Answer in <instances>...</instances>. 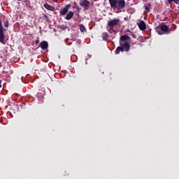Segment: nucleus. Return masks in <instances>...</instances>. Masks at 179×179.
<instances>
[{
	"label": "nucleus",
	"mask_w": 179,
	"mask_h": 179,
	"mask_svg": "<svg viewBox=\"0 0 179 179\" xmlns=\"http://www.w3.org/2000/svg\"><path fill=\"white\" fill-rule=\"evenodd\" d=\"M120 45H121V47L117 48L116 51H115L116 54H120V51L123 52L124 49H125V51H127V52H128V51H129V48H130L129 43H128V42H124L123 43H120Z\"/></svg>",
	"instance_id": "nucleus-1"
},
{
	"label": "nucleus",
	"mask_w": 179,
	"mask_h": 179,
	"mask_svg": "<svg viewBox=\"0 0 179 179\" xmlns=\"http://www.w3.org/2000/svg\"><path fill=\"white\" fill-rule=\"evenodd\" d=\"M126 6L125 0H118L114 9H117V12H122V9Z\"/></svg>",
	"instance_id": "nucleus-2"
},
{
	"label": "nucleus",
	"mask_w": 179,
	"mask_h": 179,
	"mask_svg": "<svg viewBox=\"0 0 179 179\" xmlns=\"http://www.w3.org/2000/svg\"><path fill=\"white\" fill-rule=\"evenodd\" d=\"M3 31H5V29H3V26H2V21L0 20V43H1V44H6L5 34H3Z\"/></svg>",
	"instance_id": "nucleus-3"
},
{
	"label": "nucleus",
	"mask_w": 179,
	"mask_h": 179,
	"mask_svg": "<svg viewBox=\"0 0 179 179\" xmlns=\"http://www.w3.org/2000/svg\"><path fill=\"white\" fill-rule=\"evenodd\" d=\"M164 31V33H163ZM157 33L159 34V36H162V34H164V33H166L168 34L169 33V27L166 25H162L160 27V29H157Z\"/></svg>",
	"instance_id": "nucleus-4"
},
{
	"label": "nucleus",
	"mask_w": 179,
	"mask_h": 179,
	"mask_svg": "<svg viewBox=\"0 0 179 179\" xmlns=\"http://www.w3.org/2000/svg\"><path fill=\"white\" fill-rule=\"evenodd\" d=\"M117 24H120V19L118 18H115L108 22V26L110 27H114V26H117Z\"/></svg>",
	"instance_id": "nucleus-5"
},
{
	"label": "nucleus",
	"mask_w": 179,
	"mask_h": 179,
	"mask_svg": "<svg viewBox=\"0 0 179 179\" xmlns=\"http://www.w3.org/2000/svg\"><path fill=\"white\" fill-rule=\"evenodd\" d=\"M89 5H90V2H89L87 0L80 1V6H81L82 8H84L85 10L89 9Z\"/></svg>",
	"instance_id": "nucleus-6"
},
{
	"label": "nucleus",
	"mask_w": 179,
	"mask_h": 179,
	"mask_svg": "<svg viewBox=\"0 0 179 179\" xmlns=\"http://www.w3.org/2000/svg\"><path fill=\"white\" fill-rule=\"evenodd\" d=\"M69 8H71V4L66 5L60 11L59 13L62 15V16H64V15H66L68 13V11L69 10Z\"/></svg>",
	"instance_id": "nucleus-7"
},
{
	"label": "nucleus",
	"mask_w": 179,
	"mask_h": 179,
	"mask_svg": "<svg viewBox=\"0 0 179 179\" xmlns=\"http://www.w3.org/2000/svg\"><path fill=\"white\" fill-rule=\"evenodd\" d=\"M41 48L42 50H47L48 48V42L43 41L41 43Z\"/></svg>",
	"instance_id": "nucleus-8"
},
{
	"label": "nucleus",
	"mask_w": 179,
	"mask_h": 179,
	"mask_svg": "<svg viewBox=\"0 0 179 179\" xmlns=\"http://www.w3.org/2000/svg\"><path fill=\"white\" fill-rule=\"evenodd\" d=\"M138 27L140 29V30H146V24H145V22L143 21H141L139 23H138Z\"/></svg>",
	"instance_id": "nucleus-9"
},
{
	"label": "nucleus",
	"mask_w": 179,
	"mask_h": 179,
	"mask_svg": "<svg viewBox=\"0 0 179 179\" xmlns=\"http://www.w3.org/2000/svg\"><path fill=\"white\" fill-rule=\"evenodd\" d=\"M117 2H118V0H109V3L111 8H113V9H115V6H117Z\"/></svg>",
	"instance_id": "nucleus-10"
},
{
	"label": "nucleus",
	"mask_w": 179,
	"mask_h": 179,
	"mask_svg": "<svg viewBox=\"0 0 179 179\" xmlns=\"http://www.w3.org/2000/svg\"><path fill=\"white\" fill-rule=\"evenodd\" d=\"M72 17H73V12L69 11V12L67 13V15H66L65 19H66V20H71V19H72Z\"/></svg>",
	"instance_id": "nucleus-11"
},
{
	"label": "nucleus",
	"mask_w": 179,
	"mask_h": 179,
	"mask_svg": "<svg viewBox=\"0 0 179 179\" xmlns=\"http://www.w3.org/2000/svg\"><path fill=\"white\" fill-rule=\"evenodd\" d=\"M43 6H44V8H45V9H48V10H52V11H53L54 10V6H51V5H50V4H48V3H45L44 5H43Z\"/></svg>",
	"instance_id": "nucleus-12"
},
{
	"label": "nucleus",
	"mask_w": 179,
	"mask_h": 179,
	"mask_svg": "<svg viewBox=\"0 0 179 179\" xmlns=\"http://www.w3.org/2000/svg\"><path fill=\"white\" fill-rule=\"evenodd\" d=\"M127 40H131V38H129V36L127 35H122L120 36L121 41H127Z\"/></svg>",
	"instance_id": "nucleus-13"
},
{
	"label": "nucleus",
	"mask_w": 179,
	"mask_h": 179,
	"mask_svg": "<svg viewBox=\"0 0 179 179\" xmlns=\"http://www.w3.org/2000/svg\"><path fill=\"white\" fill-rule=\"evenodd\" d=\"M80 31H81V33L86 31V27H85L83 24H80Z\"/></svg>",
	"instance_id": "nucleus-14"
},
{
	"label": "nucleus",
	"mask_w": 179,
	"mask_h": 179,
	"mask_svg": "<svg viewBox=\"0 0 179 179\" xmlns=\"http://www.w3.org/2000/svg\"><path fill=\"white\" fill-rule=\"evenodd\" d=\"M127 31L129 33L130 36H132L134 37V38H136V36H135V34L134 32L129 30H128Z\"/></svg>",
	"instance_id": "nucleus-15"
},
{
	"label": "nucleus",
	"mask_w": 179,
	"mask_h": 179,
	"mask_svg": "<svg viewBox=\"0 0 179 179\" xmlns=\"http://www.w3.org/2000/svg\"><path fill=\"white\" fill-rule=\"evenodd\" d=\"M4 26L6 27H9V21L6 20L5 22H4Z\"/></svg>",
	"instance_id": "nucleus-16"
},
{
	"label": "nucleus",
	"mask_w": 179,
	"mask_h": 179,
	"mask_svg": "<svg viewBox=\"0 0 179 179\" xmlns=\"http://www.w3.org/2000/svg\"><path fill=\"white\" fill-rule=\"evenodd\" d=\"M145 10H146V12H150V8L148 6H145Z\"/></svg>",
	"instance_id": "nucleus-17"
},
{
	"label": "nucleus",
	"mask_w": 179,
	"mask_h": 179,
	"mask_svg": "<svg viewBox=\"0 0 179 179\" xmlns=\"http://www.w3.org/2000/svg\"><path fill=\"white\" fill-rule=\"evenodd\" d=\"M174 2L176 5H179V0H175Z\"/></svg>",
	"instance_id": "nucleus-18"
},
{
	"label": "nucleus",
	"mask_w": 179,
	"mask_h": 179,
	"mask_svg": "<svg viewBox=\"0 0 179 179\" xmlns=\"http://www.w3.org/2000/svg\"><path fill=\"white\" fill-rule=\"evenodd\" d=\"M176 0H168L169 3H171V2H173Z\"/></svg>",
	"instance_id": "nucleus-19"
},
{
	"label": "nucleus",
	"mask_w": 179,
	"mask_h": 179,
	"mask_svg": "<svg viewBox=\"0 0 179 179\" xmlns=\"http://www.w3.org/2000/svg\"><path fill=\"white\" fill-rule=\"evenodd\" d=\"M35 43H36V44H38V43H40V41L38 39H37L35 41Z\"/></svg>",
	"instance_id": "nucleus-20"
},
{
	"label": "nucleus",
	"mask_w": 179,
	"mask_h": 179,
	"mask_svg": "<svg viewBox=\"0 0 179 179\" xmlns=\"http://www.w3.org/2000/svg\"><path fill=\"white\" fill-rule=\"evenodd\" d=\"M38 103H43V98H41V99H38Z\"/></svg>",
	"instance_id": "nucleus-21"
},
{
	"label": "nucleus",
	"mask_w": 179,
	"mask_h": 179,
	"mask_svg": "<svg viewBox=\"0 0 179 179\" xmlns=\"http://www.w3.org/2000/svg\"><path fill=\"white\" fill-rule=\"evenodd\" d=\"M77 9H78V12H79V7H77Z\"/></svg>",
	"instance_id": "nucleus-22"
},
{
	"label": "nucleus",
	"mask_w": 179,
	"mask_h": 179,
	"mask_svg": "<svg viewBox=\"0 0 179 179\" xmlns=\"http://www.w3.org/2000/svg\"><path fill=\"white\" fill-rule=\"evenodd\" d=\"M74 5H76V2H74Z\"/></svg>",
	"instance_id": "nucleus-23"
},
{
	"label": "nucleus",
	"mask_w": 179,
	"mask_h": 179,
	"mask_svg": "<svg viewBox=\"0 0 179 179\" xmlns=\"http://www.w3.org/2000/svg\"><path fill=\"white\" fill-rule=\"evenodd\" d=\"M38 96H40V94H38Z\"/></svg>",
	"instance_id": "nucleus-24"
},
{
	"label": "nucleus",
	"mask_w": 179,
	"mask_h": 179,
	"mask_svg": "<svg viewBox=\"0 0 179 179\" xmlns=\"http://www.w3.org/2000/svg\"><path fill=\"white\" fill-rule=\"evenodd\" d=\"M17 1H22V0H17Z\"/></svg>",
	"instance_id": "nucleus-25"
}]
</instances>
